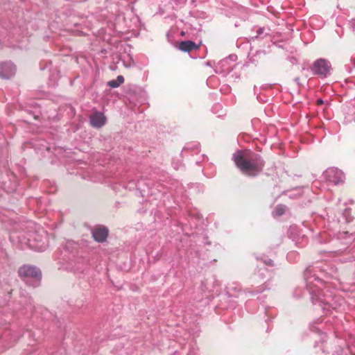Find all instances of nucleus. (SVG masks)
<instances>
[{
	"label": "nucleus",
	"mask_w": 355,
	"mask_h": 355,
	"mask_svg": "<svg viewBox=\"0 0 355 355\" xmlns=\"http://www.w3.org/2000/svg\"><path fill=\"white\" fill-rule=\"evenodd\" d=\"M263 266L259 268L252 276V282L254 284H258L264 280L266 277V275H268L269 271L266 268V266H274V262L270 259H265L263 261Z\"/></svg>",
	"instance_id": "9"
},
{
	"label": "nucleus",
	"mask_w": 355,
	"mask_h": 355,
	"mask_svg": "<svg viewBox=\"0 0 355 355\" xmlns=\"http://www.w3.org/2000/svg\"><path fill=\"white\" fill-rule=\"evenodd\" d=\"M286 210V206L284 205H278L275 207L273 213L275 214L277 216H282L285 214Z\"/></svg>",
	"instance_id": "17"
},
{
	"label": "nucleus",
	"mask_w": 355,
	"mask_h": 355,
	"mask_svg": "<svg viewBox=\"0 0 355 355\" xmlns=\"http://www.w3.org/2000/svg\"><path fill=\"white\" fill-rule=\"evenodd\" d=\"M106 121V116L101 112L96 111L89 116V123L93 128H100L105 125Z\"/></svg>",
	"instance_id": "11"
},
{
	"label": "nucleus",
	"mask_w": 355,
	"mask_h": 355,
	"mask_svg": "<svg viewBox=\"0 0 355 355\" xmlns=\"http://www.w3.org/2000/svg\"><path fill=\"white\" fill-rule=\"evenodd\" d=\"M299 78H295L296 82H298Z\"/></svg>",
	"instance_id": "35"
},
{
	"label": "nucleus",
	"mask_w": 355,
	"mask_h": 355,
	"mask_svg": "<svg viewBox=\"0 0 355 355\" xmlns=\"http://www.w3.org/2000/svg\"><path fill=\"white\" fill-rule=\"evenodd\" d=\"M16 67L11 62H6L0 64V78L9 79L15 76Z\"/></svg>",
	"instance_id": "10"
},
{
	"label": "nucleus",
	"mask_w": 355,
	"mask_h": 355,
	"mask_svg": "<svg viewBox=\"0 0 355 355\" xmlns=\"http://www.w3.org/2000/svg\"><path fill=\"white\" fill-rule=\"evenodd\" d=\"M10 331H6L4 333H3V336L4 337H6L7 336L10 335Z\"/></svg>",
	"instance_id": "27"
},
{
	"label": "nucleus",
	"mask_w": 355,
	"mask_h": 355,
	"mask_svg": "<svg viewBox=\"0 0 355 355\" xmlns=\"http://www.w3.org/2000/svg\"><path fill=\"white\" fill-rule=\"evenodd\" d=\"M318 321H320V322H317L316 323H313L310 325V330L314 333L321 334L322 333V329L324 325L320 319H318Z\"/></svg>",
	"instance_id": "15"
},
{
	"label": "nucleus",
	"mask_w": 355,
	"mask_h": 355,
	"mask_svg": "<svg viewBox=\"0 0 355 355\" xmlns=\"http://www.w3.org/2000/svg\"><path fill=\"white\" fill-rule=\"evenodd\" d=\"M241 291V286L239 284L236 282H232L229 284L227 286V292L231 295H234V293H236Z\"/></svg>",
	"instance_id": "14"
},
{
	"label": "nucleus",
	"mask_w": 355,
	"mask_h": 355,
	"mask_svg": "<svg viewBox=\"0 0 355 355\" xmlns=\"http://www.w3.org/2000/svg\"><path fill=\"white\" fill-rule=\"evenodd\" d=\"M10 339H12L13 340H17L16 337H13L12 336H11Z\"/></svg>",
	"instance_id": "31"
},
{
	"label": "nucleus",
	"mask_w": 355,
	"mask_h": 355,
	"mask_svg": "<svg viewBox=\"0 0 355 355\" xmlns=\"http://www.w3.org/2000/svg\"><path fill=\"white\" fill-rule=\"evenodd\" d=\"M299 78H295L296 82H298Z\"/></svg>",
	"instance_id": "34"
},
{
	"label": "nucleus",
	"mask_w": 355,
	"mask_h": 355,
	"mask_svg": "<svg viewBox=\"0 0 355 355\" xmlns=\"http://www.w3.org/2000/svg\"><path fill=\"white\" fill-rule=\"evenodd\" d=\"M268 282H265L262 285L258 286L256 290L252 291V293L257 294V293H261L266 289H268L269 288H268Z\"/></svg>",
	"instance_id": "20"
},
{
	"label": "nucleus",
	"mask_w": 355,
	"mask_h": 355,
	"mask_svg": "<svg viewBox=\"0 0 355 355\" xmlns=\"http://www.w3.org/2000/svg\"><path fill=\"white\" fill-rule=\"evenodd\" d=\"M343 234H345V236H347V235H348V234H349V233H348L347 232H343Z\"/></svg>",
	"instance_id": "32"
},
{
	"label": "nucleus",
	"mask_w": 355,
	"mask_h": 355,
	"mask_svg": "<svg viewBox=\"0 0 355 355\" xmlns=\"http://www.w3.org/2000/svg\"><path fill=\"white\" fill-rule=\"evenodd\" d=\"M326 181L334 185H340L344 183L345 180V174L340 169L331 167L327 168L323 173Z\"/></svg>",
	"instance_id": "6"
},
{
	"label": "nucleus",
	"mask_w": 355,
	"mask_h": 355,
	"mask_svg": "<svg viewBox=\"0 0 355 355\" xmlns=\"http://www.w3.org/2000/svg\"><path fill=\"white\" fill-rule=\"evenodd\" d=\"M46 67H47V65H46L45 67H41V69H42V70H44V69H45Z\"/></svg>",
	"instance_id": "30"
},
{
	"label": "nucleus",
	"mask_w": 355,
	"mask_h": 355,
	"mask_svg": "<svg viewBox=\"0 0 355 355\" xmlns=\"http://www.w3.org/2000/svg\"><path fill=\"white\" fill-rule=\"evenodd\" d=\"M343 216L345 218L346 223H350L353 217L351 216V209L346 208L343 213Z\"/></svg>",
	"instance_id": "19"
},
{
	"label": "nucleus",
	"mask_w": 355,
	"mask_h": 355,
	"mask_svg": "<svg viewBox=\"0 0 355 355\" xmlns=\"http://www.w3.org/2000/svg\"><path fill=\"white\" fill-rule=\"evenodd\" d=\"M17 32L18 30L16 27H13L12 31L6 30V35L3 36L2 39H0V43L5 45L22 49L23 45L21 44L22 41L19 38L20 35H16Z\"/></svg>",
	"instance_id": "8"
},
{
	"label": "nucleus",
	"mask_w": 355,
	"mask_h": 355,
	"mask_svg": "<svg viewBox=\"0 0 355 355\" xmlns=\"http://www.w3.org/2000/svg\"><path fill=\"white\" fill-rule=\"evenodd\" d=\"M298 257L299 254L295 252H290L286 256L288 261H295Z\"/></svg>",
	"instance_id": "21"
},
{
	"label": "nucleus",
	"mask_w": 355,
	"mask_h": 355,
	"mask_svg": "<svg viewBox=\"0 0 355 355\" xmlns=\"http://www.w3.org/2000/svg\"><path fill=\"white\" fill-rule=\"evenodd\" d=\"M0 324H1V321H0Z\"/></svg>",
	"instance_id": "36"
},
{
	"label": "nucleus",
	"mask_w": 355,
	"mask_h": 355,
	"mask_svg": "<svg viewBox=\"0 0 355 355\" xmlns=\"http://www.w3.org/2000/svg\"><path fill=\"white\" fill-rule=\"evenodd\" d=\"M323 103H324V101H323V100H322V98H318V99H317V101H316V104H317L318 105H322Z\"/></svg>",
	"instance_id": "25"
},
{
	"label": "nucleus",
	"mask_w": 355,
	"mask_h": 355,
	"mask_svg": "<svg viewBox=\"0 0 355 355\" xmlns=\"http://www.w3.org/2000/svg\"><path fill=\"white\" fill-rule=\"evenodd\" d=\"M265 31H266V28L264 27L258 28L257 31V35H261L263 33H265V35H268V33H265Z\"/></svg>",
	"instance_id": "24"
},
{
	"label": "nucleus",
	"mask_w": 355,
	"mask_h": 355,
	"mask_svg": "<svg viewBox=\"0 0 355 355\" xmlns=\"http://www.w3.org/2000/svg\"><path fill=\"white\" fill-rule=\"evenodd\" d=\"M325 274L318 268H307L304 272V277L306 282V288L309 291L312 303L318 304L323 311L327 313H333L340 309L343 302V299L336 297L329 290L327 282L322 277Z\"/></svg>",
	"instance_id": "1"
},
{
	"label": "nucleus",
	"mask_w": 355,
	"mask_h": 355,
	"mask_svg": "<svg viewBox=\"0 0 355 355\" xmlns=\"http://www.w3.org/2000/svg\"><path fill=\"white\" fill-rule=\"evenodd\" d=\"M125 67H131V64H128V65H125Z\"/></svg>",
	"instance_id": "33"
},
{
	"label": "nucleus",
	"mask_w": 355,
	"mask_h": 355,
	"mask_svg": "<svg viewBox=\"0 0 355 355\" xmlns=\"http://www.w3.org/2000/svg\"><path fill=\"white\" fill-rule=\"evenodd\" d=\"M200 148V144L198 142H194L192 144H188L184 147V150H191L192 151H194L195 153H198Z\"/></svg>",
	"instance_id": "18"
},
{
	"label": "nucleus",
	"mask_w": 355,
	"mask_h": 355,
	"mask_svg": "<svg viewBox=\"0 0 355 355\" xmlns=\"http://www.w3.org/2000/svg\"><path fill=\"white\" fill-rule=\"evenodd\" d=\"M28 241L30 248L36 251H44L49 246L47 236L44 230L33 233Z\"/></svg>",
	"instance_id": "5"
},
{
	"label": "nucleus",
	"mask_w": 355,
	"mask_h": 355,
	"mask_svg": "<svg viewBox=\"0 0 355 355\" xmlns=\"http://www.w3.org/2000/svg\"><path fill=\"white\" fill-rule=\"evenodd\" d=\"M18 272L19 275L23 278L26 284L34 288L40 286L42 272L37 267L26 265L21 267Z\"/></svg>",
	"instance_id": "3"
},
{
	"label": "nucleus",
	"mask_w": 355,
	"mask_h": 355,
	"mask_svg": "<svg viewBox=\"0 0 355 355\" xmlns=\"http://www.w3.org/2000/svg\"><path fill=\"white\" fill-rule=\"evenodd\" d=\"M348 26L349 28L352 30V31L355 33V19H352L348 22Z\"/></svg>",
	"instance_id": "23"
},
{
	"label": "nucleus",
	"mask_w": 355,
	"mask_h": 355,
	"mask_svg": "<svg viewBox=\"0 0 355 355\" xmlns=\"http://www.w3.org/2000/svg\"><path fill=\"white\" fill-rule=\"evenodd\" d=\"M311 73L321 78H325L331 73L332 67L331 62L324 58L315 60L310 67Z\"/></svg>",
	"instance_id": "4"
},
{
	"label": "nucleus",
	"mask_w": 355,
	"mask_h": 355,
	"mask_svg": "<svg viewBox=\"0 0 355 355\" xmlns=\"http://www.w3.org/2000/svg\"><path fill=\"white\" fill-rule=\"evenodd\" d=\"M227 62H228V60H222V61L220 62V64H221V65H222V66H225V64H227Z\"/></svg>",
	"instance_id": "26"
},
{
	"label": "nucleus",
	"mask_w": 355,
	"mask_h": 355,
	"mask_svg": "<svg viewBox=\"0 0 355 355\" xmlns=\"http://www.w3.org/2000/svg\"><path fill=\"white\" fill-rule=\"evenodd\" d=\"M28 309H29V310H30L31 311H33V307H32V306H31V304H30V306H28Z\"/></svg>",
	"instance_id": "29"
},
{
	"label": "nucleus",
	"mask_w": 355,
	"mask_h": 355,
	"mask_svg": "<svg viewBox=\"0 0 355 355\" xmlns=\"http://www.w3.org/2000/svg\"><path fill=\"white\" fill-rule=\"evenodd\" d=\"M199 46L193 41H182L179 44L178 49L184 52H190L198 49Z\"/></svg>",
	"instance_id": "13"
},
{
	"label": "nucleus",
	"mask_w": 355,
	"mask_h": 355,
	"mask_svg": "<svg viewBox=\"0 0 355 355\" xmlns=\"http://www.w3.org/2000/svg\"><path fill=\"white\" fill-rule=\"evenodd\" d=\"M124 82L123 76H118L116 80H112L107 83V85L112 88H116Z\"/></svg>",
	"instance_id": "16"
},
{
	"label": "nucleus",
	"mask_w": 355,
	"mask_h": 355,
	"mask_svg": "<svg viewBox=\"0 0 355 355\" xmlns=\"http://www.w3.org/2000/svg\"><path fill=\"white\" fill-rule=\"evenodd\" d=\"M207 290V288L205 287L203 283H202V291L203 292H205Z\"/></svg>",
	"instance_id": "28"
},
{
	"label": "nucleus",
	"mask_w": 355,
	"mask_h": 355,
	"mask_svg": "<svg viewBox=\"0 0 355 355\" xmlns=\"http://www.w3.org/2000/svg\"><path fill=\"white\" fill-rule=\"evenodd\" d=\"M62 246L67 252L72 254L74 257H77V259L80 260L79 262H81L83 264L87 263L88 259L83 255L82 248L78 242L67 240L62 244Z\"/></svg>",
	"instance_id": "7"
},
{
	"label": "nucleus",
	"mask_w": 355,
	"mask_h": 355,
	"mask_svg": "<svg viewBox=\"0 0 355 355\" xmlns=\"http://www.w3.org/2000/svg\"><path fill=\"white\" fill-rule=\"evenodd\" d=\"M232 159L241 171L248 176L257 175L264 166L261 157L250 150H237Z\"/></svg>",
	"instance_id": "2"
},
{
	"label": "nucleus",
	"mask_w": 355,
	"mask_h": 355,
	"mask_svg": "<svg viewBox=\"0 0 355 355\" xmlns=\"http://www.w3.org/2000/svg\"><path fill=\"white\" fill-rule=\"evenodd\" d=\"M108 229L105 226H98L92 231V237L98 243H103L108 236Z\"/></svg>",
	"instance_id": "12"
},
{
	"label": "nucleus",
	"mask_w": 355,
	"mask_h": 355,
	"mask_svg": "<svg viewBox=\"0 0 355 355\" xmlns=\"http://www.w3.org/2000/svg\"><path fill=\"white\" fill-rule=\"evenodd\" d=\"M332 355H347V352L340 346L338 349L332 354Z\"/></svg>",
	"instance_id": "22"
}]
</instances>
